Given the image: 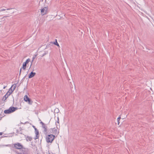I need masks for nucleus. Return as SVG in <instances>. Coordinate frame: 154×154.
I'll list each match as a JSON object with an SVG mask.
<instances>
[{
    "mask_svg": "<svg viewBox=\"0 0 154 154\" xmlns=\"http://www.w3.org/2000/svg\"><path fill=\"white\" fill-rule=\"evenodd\" d=\"M36 73L33 72H32L29 75L28 78L29 79H30L33 77L35 75Z\"/></svg>",
    "mask_w": 154,
    "mask_h": 154,
    "instance_id": "9b49d317",
    "label": "nucleus"
},
{
    "mask_svg": "<svg viewBox=\"0 0 154 154\" xmlns=\"http://www.w3.org/2000/svg\"><path fill=\"white\" fill-rule=\"evenodd\" d=\"M14 147L15 148L18 149H22L23 148V146L19 143L14 144Z\"/></svg>",
    "mask_w": 154,
    "mask_h": 154,
    "instance_id": "423d86ee",
    "label": "nucleus"
},
{
    "mask_svg": "<svg viewBox=\"0 0 154 154\" xmlns=\"http://www.w3.org/2000/svg\"><path fill=\"white\" fill-rule=\"evenodd\" d=\"M39 137V135H36V137L35 138V139H38Z\"/></svg>",
    "mask_w": 154,
    "mask_h": 154,
    "instance_id": "6ab92c4d",
    "label": "nucleus"
},
{
    "mask_svg": "<svg viewBox=\"0 0 154 154\" xmlns=\"http://www.w3.org/2000/svg\"><path fill=\"white\" fill-rule=\"evenodd\" d=\"M46 54V53L45 52V53L44 54H43L42 56L43 57V56H44Z\"/></svg>",
    "mask_w": 154,
    "mask_h": 154,
    "instance_id": "bb28decb",
    "label": "nucleus"
},
{
    "mask_svg": "<svg viewBox=\"0 0 154 154\" xmlns=\"http://www.w3.org/2000/svg\"><path fill=\"white\" fill-rule=\"evenodd\" d=\"M5 10H6V9H4V8L2 9L1 10H0V12L3 11H5Z\"/></svg>",
    "mask_w": 154,
    "mask_h": 154,
    "instance_id": "aec40b11",
    "label": "nucleus"
},
{
    "mask_svg": "<svg viewBox=\"0 0 154 154\" xmlns=\"http://www.w3.org/2000/svg\"><path fill=\"white\" fill-rule=\"evenodd\" d=\"M3 133L2 132H0V135H1Z\"/></svg>",
    "mask_w": 154,
    "mask_h": 154,
    "instance_id": "c85d7f7f",
    "label": "nucleus"
},
{
    "mask_svg": "<svg viewBox=\"0 0 154 154\" xmlns=\"http://www.w3.org/2000/svg\"><path fill=\"white\" fill-rule=\"evenodd\" d=\"M24 100L27 102L29 104H32L33 102L31 99L29 98L27 95H25L24 97Z\"/></svg>",
    "mask_w": 154,
    "mask_h": 154,
    "instance_id": "20e7f679",
    "label": "nucleus"
},
{
    "mask_svg": "<svg viewBox=\"0 0 154 154\" xmlns=\"http://www.w3.org/2000/svg\"><path fill=\"white\" fill-rule=\"evenodd\" d=\"M20 134H22V133H21V132L20 133Z\"/></svg>",
    "mask_w": 154,
    "mask_h": 154,
    "instance_id": "2f4dec72",
    "label": "nucleus"
},
{
    "mask_svg": "<svg viewBox=\"0 0 154 154\" xmlns=\"http://www.w3.org/2000/svg\"><path fill=\"white\" fill-rule=\"evenodd\" d=\"M55 137V136L53 134H48L46 136V140L47 143H51Z\"/></svg>",
    "mask_w": 154,
    "mask_h": 154,
    "instance_id": "f257e3e1",
    "label": "nucleus"
},
{
    "mask_svg": "<svg viewBox=\"0 0 154 154\" xmlns=\"http://www.w3.org/2000/svg\"><path fill=\"white\" fill-rule=\"evenodd\" d=\"M35 58V56L33 57H32V62L33 61V60Z\"/></svg>",
    "mask_w": 154,
    "mask_h": 154,
    "instance_id": "b1692460",
    "label": "nucleus"
},
{
    "mask_svg": "<svg viewBox=\"0 0 154 154\" xmlns=\"http://www.w3.org/2000/svg\"><path fill=\"white\" fill-rule=\"evenodd\" d=\"M22 68H20V72H19V76H20V74H21V70H22Z\"/></svg>",
    "mask_w": 154,
    "mask_h": 154,
    "instance_id": "a211bd4d",
    "label": "nucleus"
},
{
    "mask_svg": "<svg viewBox=\"0 0 154 154\" xmlns=\"http://www.w3.org/2000/svg\"><path fill=\"white\" fill-rule=\"evenodd\" d=\"M42 128L44 129V130L43 131L44 133L45 134H46L47 133V127L46 125L45 124H44V125H42Z\"/></svg>",
    "mask_w": 154,
    "mask_h": 154,
    "instance_id": "9d476101",
    "label": "nucleus"
},
{
    "mask_svg": "<svg viewBox=\"0 0 154 154\" xmlns=\"http://www.w3.org/2000/svg\"><path fill=\"white\" fill-rule=\"evenodd\" d=\"M48 9L47 7H45L41 10V12L42 15H45L47 13Z\"/></svg>",
    "mask_w": 154,
    "mask_h": 154,
    "instance_id": "1a4fd4ad",
    "label": "nucleus"
},
{
    "mask_svg": "<svg viewBox=\"0 0 154 154\" xmlns=\"http://www.w3.org/2000/svg\"><path fill=\"white\" fill-rule=\"evenodd\" d=\"M30 61V59L29 58L27 59L25 62H23V63L22 69L25 70L27 64Z\"/></svg>",
    "mask_w": 154,
    "mask_h": 154,
    "instance_id": "0eeeda50",
    "label": "nucleus"
},
{
    "mask_svg": "<svg viewBox=\"0 0 154 154\" xmlns=\"http://www.w3.org/2000/svg\"><path fill=\"white\" fill-rule=\"evenodd\" d=\"M12 87H13V90H12V89H11V91H14V90L15 89L16 87V84H14L10 88V89H11Z\"/></svg>",
    "mask_w": 154,
    "mask_h": 154,
    "instance_id": "ddd939ff",
    "label": "nucleus"
},
{
    "mask_svg": "<svg viewBox=\"0 0 154 154\" xmlns=\"http://www.w3.org/2000/svg\"><path fill=\"white\" fill-rule=\"evenodd\" d=\"M49 133H52L55 136H57L59 133V131H58L57 129L55 128L50 129L49 130Z\"/></svg>",
    "mask_w": 154,
    "mask_h": 154,
    "instance_id": "7ed1b4c3",
    "label": "nucleus"
},
{
    "mask_svg": "<svg viewBox=\"0 0 154 154\" xmlns=\"http://www.w3.org/2000/svg\"><path fill=\"white\" fill-rule=\"evenodd\" d=\"M56 109H55V110H56ZM56 112H57V113H58V112L59 111V110L58 109H56Z\"/></svg>",
    "mask_w": 154,
    "mask_h": 154,
    "instance_id": "4be33fe9",
    "label": "nucleus"
},
{
    "mask_svg": "<svg viewBox=\"0 0 154 154\" xmlns=\"http://www.w3.org/2000/svg\"><path fill=\"white\" fill-rule=\"evenodd\" d=\"M19 129H20V131H21L22 130V128L21 127H20L19 128Z\"/></svg>",
    "mask_w": 154,
    "mask_h": 154,
    "instance_id": "cd10ccee",
    "label": "nucleus"
},
{
    "mask_svg": "<svg viewBox=\"0 0 154 154\" xmlns=\"http://www.w3.org/2000/svg\"><path fill=\"white\" fill-rule=\"evenodd\" d=\"M6 86H4V87H3V89H5V88H6Z\"/></svg>",
    "mask_w": 154,
    "mask_h": 154,
    "instance_id": "c756f323",
    "label": "nucleus"
},
{
    "mask_svg": "<svg viewBox=\"0 0 154 154\" xmlns=\"http://www.w3.org/2000/svg\"><path fill=\"white\" fill-rule=\"evenodd\" d=\"M8 17V16H4L2 18V19H3V18H4L6 17Z\"/></svg>",
    "mask_w": 154,
    "mask_h": 154,
    "instance_id": "a878e982",
    "label": "nucleus"
},
{
    "mask_svg": "<svg viewBox=\"0 0 154 154\" xmlns=\"http://www.w3.org/2000/svg\"><path fill=\"white\" fill-rule=\"evenodd\" d=\"M12 92L13 91H8L6 94L3 97L2 100L4 101H5L8 97L10 95Z\"/></svg>",
    "mask_w": 154,
    "mask_h": 154,
    "instance_id": "39448f33",
    "label": "nucleus"
},
{
    "mask_svg": "<svg viewBox=\"0 0 154 154\" xmlns=\"http://www.w3.org/2000/svg\"><path fill=\"white\" fill-rule=\"evenodd\" d=\"M25 137L26 140L27 141H31L32 140V137H29L28 136L25 135Z\"/></svg>",
    "mask_w": 154,
    "mask_h": 154,
    "instance_id": "f8f14e48",
    "label": "nucleus"
},
{
    "mask_svg": "<svg viewBox=\"0 0 154 154\" xmlns=\"http://www.w3.org/2000/svg\"><path fill=\"white\" fill-rule=\"evenodd\" d=\"M57 122H56V127H57V129L58 128L57 127V126H58V124H59V118L58 117H57Z\"/></svg>",
    "mask_w": 154,
    "mask_h": 154,
    "instance_id": "dca6fc26",
    "label": "nucleus"
},
{
    "mask_svg": "<svg viewBox=\"0 0 154 154\" xmlns=\"http://www.w3.org/2000/svg\"><path fill=\"white\" fill-rule=\"evenodd\" d=\"M17 109V107L11 106L8 109L5 110L4 111V112L5 114H9L14 112Z\"/></svg>",
    "mask_w": 154,
    "mask_h": 154,
    "instance_id": "f03ea898",
    "label": "nucleus"
},
{
    "mask_svg": "<svg viewBox=\"0 0 154 154\" xmlns=\"http://www.w3.org/2000/svg\"><path fill=\"white\" fill-rule=\"evenodd\" d=\"M13 9V8H7L6 10H10L11 9Z\"/></svg>",
    "mask_w": 154,
    "mask_h": 154,
    "instance_id": "393cba45",
    "label": "nucleus"
},
{
    "mask_svg": "<svg viewBox=\"0 0 154 154\" xmlns=\"http://www.w3.org/2000/svg\"><path fill=\"white\" fill-rule=\"evenodd\" d=\"M35 132L36 135H39V131L36 128H35Z\"/></svg>",
    "mask_w": 154,
    "mask_h": 154,
    "instance_id": "2eb2a0df",
    "label": "nucleus"
},
{
    "mask_svg": "<svg viewBox=\"0 0 154 154\" xmlns=\"http://www.w3.org/2000/svg\"><path fill=\"white\" fill-rule=\"evenodd\" d=\"M32 127H33L34 128V129H35V128H35V126H33H33H32Z\"/></svg>",
    "mask_w": 154,
    "mask_h": 154,
    "instance_id": "7c9ffc66",
    "label": "nucleus"
},
{
    "mask_svg": "<svg viewBox=\"0 0 154 154\" xmlns=\"http://www.w3.org/2000/svg\"><path fill=\"white\" fill-rule=\"evenodd\" d=\"M16 133L17 134H18L19 133V131L18 130H17Z\"/></svg>",
    "mask_w": 154,
    "mask_h": 154,
    "instance_id": "5701e85b",
    "label": "nucleus"
},
{
    "mask_svg": "<svg viewBox=\"0 0 154 154\" xmlns=\"http://www.w3.org/2000/svg\"><path fill=\"white\" fill-rule=\"evenodd\" d=\"M54 44L55 45L57 46L58 47H60L59 44H58V42H57V40L56 39L55 42H54Z\"/></svg>",
    "mask_w": 154,
    "mask_h": 154,
    "instance_id": "4468645a",
    "label": "nucleus"
},
{
    "mask_svg": "<svg viewBox=\"0 0 154 154\" xmlns=\"http://www.w3.org/2000/svg\"><path fill=\"white\" fill-rule=\"evenodd\" d=\"M40 123L42 124V125H44V123H43L42 121L40 122Z\"/></svg>",
    "mask_w": 154,
    "mask_h": 154,
    "instance_id": "412c9836",
    "label": "nucleus"
},
{
    "mask_svg": "<svg viewBox=\"0 0 154 154\" xmlns=\"http://www.w3.org/2000/svg\"><path fill=\"white\" fill-rule=\"evenodd\" d=\"M120 119H121L120 116H119V117L117 119V122H118V125H119V121L120 120Z\"/></svg>",
    "mask_w": 154,
    "mask_h": 154,
    "instance_id": "f3484780",
    "label": "nucleus"
},
{
    "mask_svg": "<svg viewBox=\"0 0 154 154\" xmlns=\"http://www.w3.org/2000/svg\"><path fill=\"white\" fill-rule=\"evenodd\" d=\"M28 149L27 148H23L22 149V152H17V154H28Z\"/></svg>",
    "mask_w": 154,
    "mask_h": 154,
    "instance_id": "6e6552de",
    "label": "nucleus"
}]
</instances>
